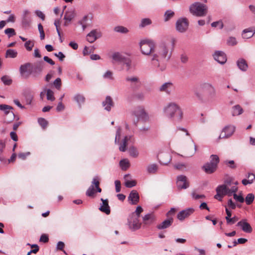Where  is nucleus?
<instances>
[{
    "mask_svg": "<svg viewBox=\"0 0 255 255\" xmlns=\"http://www.w3.org/2000/svg\"><path fill=\"white\" fill-rule=\"evenodd\" d=\"M231 188H229V196H231L233 193L235 194L238 190V187L233 185L231 186Z\"/></svg>",
    "mask_w": 255,
    "mask_h": 255,
    "instance_id": "nucleus-59",
    "label": "nucleus"
},
{
    "mask_svg": "<svg viewBox=\"0 0 255 255\" xmlns=\"http://www.w3.org/2000/svg\"><path fill=\"white\" fill-rule=\"evenodd\" d=\"M111 57L112 58L113 63H119L122 64L126 57L120 52H114L111 56Z\"/></svg>",
    "mask_w": 255,
    "mask_h": 255,
    "instance_id": "nucleus-25",
    "label": "nucleus"
},
{
    "mask_svg": "<svg viewBox=\"0 0 255 255\" xmlns=\"http://www.w3.org/2000/svg\"><path fill=\"white\" fill-rule=\"evenodd\" d=\"M189 22L187 18L185 17H181L176 22V30L180 33H185L189 27Z\"/></svg>",
    "mask_w": 255,
    "mask_h": 255,
    "instance_id": "nucleus-8",
    "label": "nucleus"
},
{
    "mask_svg": "<svg viewBox=\"0 0 255 255\" xmlns=\"http://www.w3.org/2000/svg\"><path fill=\"white\" fill-rule=\"evenodd\" d=\"M143 209L142 207L140 206H138L136 207V210L134 212L132 213V214H135L137 217H139L140 214L142 212Z\"/></svg>",
    "mask_w": 255,
    "mask_h": 255,
    "instance_id": "nucleus-58",
    "label": "nucleus"
},
{
    "mask_svg": "<svg viewBox=\"0 0 255 255\" xmlns=\"http://www.w3.org/2000/svg\"><path fill=\"white\" fill-rule=\"evenodd\" d=\"M100 182L98 177L93 178L92 184L86 191V195L88 197H94L96 191L101 192L102 189L99 187Z\"/></svg>",
    "mask_w": 255,
    "mask_h": 255,
    "instance_id": "nucleus-7",
    "label": "nucleus"
},
{
    "mask_svg": "<svg viewBox=\"0 0 255 255\" xmlns=\"http://www.w3.org/2000/svg\"><path fill=\"white\" fill-rule=\"evenodd\" d=\"M176 184L179 189H185L189 186L186 176L183 175H179L177 177Z\"/></svg>",
    "mask_w": 255,
    "mask_h": 255,
    "instance_id": "nucleus-16",
    "label": "nucleus"
},
{
    "mask_svg": "<svg viewBox=\"0 0 255 255\" xmlns=\"http://www.w3.org/2000/svg\"><path fill=\"white\" fill-rule=\"evenodd\" d=\"M17 55V52L14 49H9L6 51L5 58H14Z\"/></svg>",
    "mask_w": 255,
    "mask_h": 255,
    "instance_id": "nucleus-35",
    "label": "nucleus"
},
{
    "mask_svg": "<svg viewBox=\"0 0 255 255\" xmlns=\"http://www.w3.org/2000/svg\"><path fill=\"white\" fill-rule=\"evenodd\" d=\"M164 114L175 123H180L183 118V112L179 105L175 102H170L163 108Z\"/></svg>",
    "mask_w": 255,
    "mask_h": 255,
    "instance_id": "nucleus-3",
    "label": "nucleus"
},
{
    "mask_svg": "<svg viewBox=\"0 0 255 255\" xmlns=\"http://www.w3.org/2000/svg\"><path fill=\"white\" fill-rule=\"evenodd\" d=\"M235 127L234 126H228L225 127L222 130L219 138H227L233 135L235 131Z\"/></svg>",
    "mask_w": 255,
    "mask_h": 255,
    "instance_id": "nucleus-15",
    "label": "nucleus"
},
{
    "mask_svg": "<svg viewBox=\"0 0 255 255\" xmlns=\"http://www.w3.org/2000/svg\"><path fill=\"white\" fill-rule=\"evenodd\" d=\"M103 106L107 111H111L112 107L114 106V103L110 96L106 97L105 100L103 102Z\"/></svg>",
    "mask_w": 255,
    "mask_h": 255,
    "instance_id": "nucleus-28",
    "label": "nucleus"
},
{
    "mask_svg": "<svg viewBox=\"0 0 255 255\" xmlns=\"http://www.w3.org/2000/svg\"><path fill=\"white\" fill-rule=\"evenodd\" d=\"M133 114L138 120L142 122H146L149 121V115L142 106L136 107L133 111Z\"/></svg>",
    "mask_w": 255,
    "mask_h": 255,
    "instance_id": "nucleus-9",
    "label": "nucleus"
},
{
    "mask_svg": "<svg viewBox=\"0 0 255 255\" xmlns=\"http://www.w3.org/2000/svg\"><path fill=\"white\" fill-rule=\"evenodd\" d=\"M214 59L219 63L224 64L227 61V57L225 54L220 51H217L213 55Z\"/></svg>",
    "mask_w": 255,
    "mask_h": 255,
    "instance_id": "nucleus-19",
    "label": "nucleus"
},
{
    "mask_svg": "<svg viewBox=\"0 0 255 255\" xmlns=\"http://www.w3.org/2000/svg\"><path fill=\"white\" fill-rule=\"evenodd\" d=\"M13 108L9 105L1 104L0 105V110L3 111L6 116H9V119L6 118L7 123L12 122L15 118V115L11 110Z\"/></svg>",
    "mask_w": 255,
    "mask_h": 255,
    "instance_id": "nucleus-14",
    "label": "nucleus"
},
{
    "mask_svg": "<svg viewBox=\"0 0 255 255\" xmlns=\"http://www.w3.org/2000/svg\"><path fill=\"white\" fill-rule=\"evenodd\" d=\"M152 21L150 19L148 18H143L141 20L140 23L139 25V27L143 28L146 26L151 24Z\"/></svg>",
    "mask_w": 255,
    "mask_h": 255,
    "instance_id": "nucleus-40",
    "label": "nucleus"
},
{
    "mask_svg": "<svg viewBox=\"0 0 255 255\" xmlns=\"http://www.w3.org/2000/svg\"><path fill=\"white\" fill-rule=\"evenodd\" d=\"M64 246H65L64 243L60 241V242H58V243L57 244L56 248L57 250L63 251V252L65 254H66L65 251L63 250V248L64 247Z\"/></svg>",
    "mask_w": 255,
    "mask_h": 255,
    "instance_id": "nucleus-63",
    "label": "nucleus"
},
{
    "mask_svg": "<svg viewBox=\"0 0 255 255\" xmlns=\"http://www.w3.org/2000/svg\"><path fill=\"white\" fill-rule=\"evenodd\" d=\"M231 186V181H227L226 184L221 185L218 186L216 188L217 194L215 196V198L217 196L222 198L224 195H227L229 196V187Z\"/></svg>",
    "mask_w": 255,
    "mask_h": 255,
    "instance_id": "nucleus-11",
    "label": "nucleus"
},
{
    "mask_svg": "<svg viewBox=\"0 0 255 255\" xmlns=\"http://www.w3.org/2000/svg\"><path fill=\"white\" fill-rule=\"evenodd\" d=\"M141 53L146 56H150L154 53L156 43L151 39L145 38L140 41L139 43Z\"/></svg>",
    "mask_w": 255,
    "mask_h": 255,
    "instance_id": "nucleus-4",
    "label": "nucleus"
},
{
    "mask_svg": "<svg viewBox=\"0 0 255 255\" xmlns=\"http://www.w3.org/2000/svg\"><path fill=\"white\" fill-rule=\"evenodd\" d=\"M101 36V32L97 30L94 29L89 33L86 36L87 40L90 43H93L97 39Z\"/></svg>",
    "mask_w": 255,
    "mask_h": 255,
    "instance_id": "nucleus-17",
    "label": "nucleus"
},
{
    "mask_svg": "<svg viewBox=\"0 0 255 255\" xmlns=\"http://www.w3.org/2000/svg\"><path fill=\"white\" fill-rule=\"evenodd\" d=\"M239 220V218L236 217L234 216L233 218H230L227 221V223L228 224H233L237 221Z\"/></svg>",
    "mask_w": 255,
    "mask_h": 255,
    "instance_id": "nucleus-62",
    "label": "nucleus"
},
{
    "mask_svg": "<svg viewBox=\"0 0 255 255\" xmlns=\"http://www.w3.org/2000/svg\"><path fill=\"white\" fill-rule=\"evenodd\" d=\"M255 33V31H254L252 28L246 29L243 31L242 36L244 39H248L252 37Z\"/></svg>",
    "mask_w": 255,
    "mask_h": 255,
    "instance_id": "nucleus-33",
    "label": "nucleus"
},
{
    "mask_svg": "<svg viewBox=\"0 0 255 255\" xmlns=\"http://www.w3.org/2000/svg\"><path fill=\"white\" fill-rule=\"evenodd\" d=\"M189 9L193 15L200 17L205 16L208 12L207 6L199 2L193 3Z\"/></svg>",
    "mask_w": 255,
    "mask_h": 255,
    "instance_id": "nucleus-5",
    "label": "nucleus"
},
{
    "mask_svg": "<svg viewBox=\"0 0 255 255\" xmlns=\"http://www.w3.org/2000/svg\"><path fill=\"white\" fill-rule=\"evenodd\" d=\"M176 41V39L172 38L171 46L164 42L159 44L156 50L151 55V63L153 66L158 68L160 71L165 69V63L170 58Z\"/></svg>",
    "mask_w": 255,
    "mask_h": 255,
    "instance_id": "nucleus-1",
    "label": "nucleus"
},
{
    "mask_svg": "<svg viewBox=\"0 0 255 255\" xmlns=\"http://www.w3.org/2000/svg\"><path fill=\"white\" fill-rule=\"evenodd\" d=\"M219 162V158L218 155L212 154L210 156V161L205 163L202 167L204 171L207 174L214 173L217 169V165Z\"/></svg>",
    "mask_w": 255,
    "mask_h": 255,
    "instance_id": "nucleus-6",
    "label": "nucleus"
},
{
    "mask_svg": "<svg viewBox=\"0 0 255 255\" xmlns=\"http://www.w3.org/2000/svg\"><path fill=\"white\" fill-rule=\"evenodd\" d=\"M211 26L214 27H218L220 29H222L223 27V23L221 21H215L212 23Z\"/></svg>",
    "mask_w": 255,
    "mask_h": 255,
    "instance_id": "nucleus-55",
    "label": "nucleus"
},
{
    "mask_svg": "<svg viewBox=\"0 0 255 255\" xmlns=\"http://www.w3.org/2000/svg\"><path fill=\"white\" fill-rule=\"evenodd\" d=\"M201 92L196 91L195 95L198 100L202 102L212 101L216 96L215 87L209 83H203L200 86Z\"/></svg>",
    "mask_w": 255,
    "mask_h": 255,
    "instance_id": "nucleus-2",
    "label": "nucleus"
},
{
    "mask_svg": "<svg viewBox=\"0 0 255 255\" xmlns=\"http://www.w3.org/2000/svg\"><path fill=\"white\" fill-rule=\"evenodd\" d=\"M38 122L39 123V124L43 128H45L47 125H48V122L47 121L43 119V118H39L38 120Z\"/></svg>",
    "mask_w": 255,
    "mask_h": 255,
    "instance_id": "nucleus-51",
    "label": "nucleus"
},
{
    "mask_svg": "<svg viewBox=\"0 0 255 255\" xmlns=\"http://www.w3.org/2000/svg\"><path fill=\"white\" fill-rule=\"evenodd\" d=\"M243 109L239 105H236L232 108V115L233 116H237L243 113Z\"/></svg>",
    "mask_w": 255,
    "mask_h": 255,
    "instance_id": "nucleus-30",
    "label": "nucleus"
},
{
    "mask_svg": "<svg viewBox=\"0 0 255 255\" xmlns=\"http://www.w3.org/2000/svg\"><path fill=\"white\" fill-rule=\"evenodd\" d=\"M129 155L134 158H136L138 156V152L137 149L134 147H131L129 149Z\"/></svg>",
    "mask_w": 255,
    "mask_h": 255,
    "instance_id": "nucleus-45",
    "label": "nucleus"
},
{
    "mask_svg": "<svg viewBox=\"0 0 255 255\" xmlns=\"http://www.w3.org/2000/svg\"><path fill=\"white\" fill-rule=\"evenodd\" d=\"M30 66V63H27L21 65L20 66L19 72L22 76H23L24 78H27L28 77V75H26V73L27 72Z\"/></svg>",
    "mask_w": 255,
    "mask_h": 255,
    "instance_id": "nucleus-29",
    "label": "nucleus"
},
{
    "mask_svg": "<svg viewBox=\"0 0 255 255\" xmlns=\"http://www.w3.org/2000/svg\"><path fill=\"white\" fill-rule=\"evenodd\" d=\"M158 169V166L156 164H151L147 167V170L149 173H155Z\"/></svg>",
    "mask_w": 255,
    "mask_h": 255,
    "instance_id": "nucleus-39",
    "label": "nucleus"
},
{
    "mask_svg": "<svg viewBox=\"0 0 255 255\" xmlns=\"http://www.w3.org/2000/svg\"><path fill=\"white\" fill-rule=\"evenodd\" d=\"M104 79H113V72L111 71H107L103 76Z\"/></svg>",
    "mask_w": 255,
    "mask_h": 255,
    "instance_id": "nucleus-53",
    "label": "nucleus"
},
{
    "mask_svg": "<svg viewBox=\"0 0 255 255\" xmlns=\"http://www.w3.org/2000/svg\"><path fill=\"white\" fill-rule=\"evenodd\" d=\"M194 211V210L192 208L182 210L178 214L177 218L180 221L183 220L192 214Z\"/></svg>",
    "mask_w": 255,
    "mask_h": 255,
    "instance_id": "nucleus-21",
    "label": "nucleus"
},
{
    "mask_svg": "<svg viewBox=\"0 0 255 255\" xmlns=\"http://www.w3.org/2000/svg\"><path fill=\"white\" fill-rule=\"evenodd\" d=\"M24 46L27 50L31 51L34 46V43L30 40H28L25 43Z\"/></svg>",
    "mask_w": 255,
    "mask_h": 255,
    "instance_id": "nucleus-49",
    "label": "nucleus"
},
{
    "mask_svg": "<svg viewBox=\"0 0 255 255\" xmlns=\"http://www.w3.org/2000/svg\"><path fill=\"white\" fill-rule=\"evenodd\" d=\"M101 200L102 202V203L99 208V210L101 212L106 213L107 215L110 214L111 211L110 206H109L108 204V200L101 198Z\"/></svg>",
    "mask_w": 255,
    "mask_h": 255,
    "instance_id": "nucleus-23",
    "label": "nucleus"
},
{
    "mask_svg": "<svg viewBox=\"0 0 255 255\" xmlns=\"http://www.w3.org/2000/svg\"><path fill=\"white\" fill-rule=\"evenodd\" d=\"M4 33L8 35V37H10L16 34L14 29L11 28L6 29L4 30Z\"/></svg>",
    "mask_w": 255,
    "mask_h": 255,
    "instance_id": "nucleus-48",
    "label": "nucleus"
},
{
    "mask_svg": "<svg viewBox=\"0 0 255 255\" xmlns=\"http://www.w3.org/2000/svg\"><path fill=\"white\" fill-rule=\"evenodd\" d=\"M114 31L117 32H119V33H124V34L127 33L129 31L127 27L123 26H116L114 28Z\"/></svg>",
    "mask_w": 255,
    "mask_h": 255,
    "instance_id": "nucleus-38",
    "label": "nucleus"
},
{
    "mask_svg": "<svg viewBox=\"0 0 255 255\" xmlns=\"http://www.w3.org/2000/svg\"><path fill=\"white\" fill-rule=\"evenodd\" d=\"M173 87L172 83L169 82L163 84L159 88V90L161 92H165L167 94L171 93L172 89Z\"/></svg>",
    "mask_w": 255,
    "mask_h": 255,
    "instance_id": "nucleus-22",
    "label": "nucleus"
},
{
    "mask_svg": "<svg viewBox=\"0 0 255 255\" xmlns=\"http://www.w3.org/2000/svg\"><path fill=\"white\" fill-rule=\"evenodd\" d=\"M237 226L240 227L243 231L247 233H251L253 231L251 226L247 222L246 219L242 220L239 222Z\"/></svg>",
    "mask_w": 255,
    "mask_h": 255,
    "instance_id": "nucleus-18",
    "label": "nucleus"
},
{
    "mask_svg": "<svg viewBox=\"0 0 255 255\" xmlns=\"http://www.w3.org/2000/svg\"><path fill=\"white\" fill-rule=\"evenodd\" d=\"M255 199V196L252 193H250L247 195L246 197V202L247 205H250Z\"/></svg>",
    "mask_w": 255,
    "mask_h": 255,
    "instance_id": "nucleus-47",
    "label": "nucleus"
},
{
    "mask_svg": "<svg viewBox=\"0 0 255 255\" xmlns=\"http://www.w3.org/2000/svg\"><path fill=\"white\" fill-rule=\"evenodd\" d=\"M171 158L168 154H165L160 156L159 162L161 164L166 165L170 162Z\"/></svg>",
    "mask_w": 255,
    "mask_h": 255,
    "instance_id": "nucleus-34",
    "label": "nucleus"
},
{
    "mask_svg": "<svg viewBox=\"0 0 255 255\" xmlns=\"http://www.w3.org/2000/svg\"><path fill=\"white\" fill-rule=\"evenodd\" d=\"M120 165L123 170H126L130 165L129 160L128 159H123L120 162Z\"/></svg>",
    "mask_w": 255,
    "mask_h": 255,
    "instance_id": "nucleus-36",
    "label": "nucleus"
},
{
    "mask_svg": "<svg viewBox=\"0 0 255 255\" xmlns=\"http://www.w3.org/2000/svg\"><path fill=\"white\" fill-rule=\"evenodd\" d=\"M74 99L80 106L85 102V98L83 95L80 94L75 95Z\"/></svg>",
    "mask_w": 255,
    "mask_h": 255,
    "instance_id": "nucleus-41",
    "label": "nucleus"
},
{
    "mask_svg": "<svg viewBox=\"0 0 255 255\" xmlns=\"http://www.w3.org/2000/svg\"><path fill=\"white\" fill-rule=\"evenodd\" d=\"M178 129L183 131L185 133V135L187 137V138L192 143V147H194V149H192L191 151H189L187 149H185V157H191L193 156L196 151V146L194 143L193 140L189 133H188L187 130L184 128H178Z\"/></svg>",
    "mask_w": 255,
    "mask_h": 255,
    "instance_id": "nucleus-12",
    "label": "nucleus"
},
{
    "mask_svg": "<svg viewBox=\"0 0 255 255\" xmlns=\"http://www.w3.org/2000/svg\"><path fill=\"white\" fill-rule=\"evenodd\" d=\"M130 137L126 136L122 140L120 143V146L119 147V150L121 151L125 152L127 150V146L128 145V142L129 140Z\"/></svg>",
    "mask_w": 255,
    "mask_h": 255,
    "instance_id": "nucleus-32",
    "label": "nucleus"
},
{
    "mask_svg": "<svg viewBox=\"0 0 255 255\" xmlns=\"http://www.w3.org/2000/svg\"><path fill=\"white\" fill-rule=\"evenodd\" d=\"M43 68L40 66H36L33 68L31 73L33 74V77H36L41 73Z\"/></svg>",
    "mask_w": 255,
    "mask_h": 255,
    "instance_id": "nucleus-42",
    "label": "nucleus"
},
{
    "mask_svg": "<svg viewBox=\"0 0 255 255\" xmlns=\"http://www.w3.org/2000/svg\"><path fill=\"white\" fill-rule=\"evenodd\" d=\"M136 185V182L133 181H127L125 182V186L128 188H131Z\"/></svg>",
    "mask_w": 255,
    "mask_h": 255,
    "instance_id": "nucleus-60",
    "label": "nucleus"
},
{
    "mask_svg": "<svg viewBox=\"0 0 255 255\" xmlns=\"http://www.w3.org/2000/svg\"><path fill=\"white\" fill-rule=\"evenodd\" d=\"M174 15V12L171 10H167L164 15V21H167L170 19H171L172 17H173Z\"/></svg>",
    "mask_w": 255,
    "mask_h": 255,
    "instance_id": "nucleus-43",
    "label": "nucleus"
},
{
    "mask_svg": "<svg viewBox=\"0 0 255 255\" xmlns=\"http://www.w3.org/2000/svg\"><path fill=\"white\" fill-rule=\"evenodd\" d=\"M38 30L40 33V37L41 40L44 39L45 38V33L43 30V26L41 24L39 23L38 25Z\"/></svg>",
    "mask_w": 255,
    "mask_h": 255,
    "instance_id": "nucleus-50",
    "label": "nucleus"
},
{
    "mask_svg": "<svg viewBox=\"0 0 255 255\" xmlns=\"http://www.w3.org/2000/svg\"><path fill=\"white\" fill-rule=\"evenodd\" d=\"M234 198L237 201L243 203L244 201V198L242 195H238L236 193L234 194Z\"/></svg>",
    "mask_w": 255,
    "mask_h": 255,
    "instance_id": "nucleus-61",
    "label": "nucleus"
},
{
    "mask_svg": "<svg viewBox=\"0 0 255 255\" xmlns=\"http://www.w3.org/2000/svg\"><path fill=\"white\" fill-rule=\"evenodd\" d=\"M75 12L73 9H69L65 12L64 19L65 20L64 25L67 26L75 17Z\"/></svg>",
    "mask_w": 255,
    "mask_h": 255,
    "instance_id": "nucleus-20",
    "label": "nucleus"
},
{
    "mask_svg": "<svg viewBox=\"0 0 255 255\" xmlns=\"http://www.w3.org/2000/svg\"><path fill=\"white\" fill-rule=\"evenodd\" d=\"M122 64L125 65L127 68V70H128L130 69L131 66V61L129 58L125 57Z\"/></svg>",
    "mask_w": 255,
    "mask_h": 255,
    "instance_id": "nucleus-54",
    "label": "nucleus"
},
{
    "mask_svg": "<svg viewBox=\"0 0 255 255\" xmlns=\"http://www.w3.org/2000/svg\"><path fill=\"white\" fill-rule=\"evenodd\" d=\"M30 154V152H21V153H19L18 154V157L22 159V160H24L26 159V158L27 157V156H29V155Z\"/></svg>",
    "mask_w": 255,
    "mask_h": 255,
    "instance_id": "nucleus-57",
    "label": "nucleus"
},
{
    "mask_svg": "<svg viewBox=\"0 0 255 255\" xmlns=\"http://www.w3.org/2000/svg\"><path fill=\"white\" fill-rule=\"evenodd\" d=\"M250 177H252V179H248V180H247L246 179H244L242 180V184L244 185H247V184H252L254 180L255 179V175L253 173H249L248 174L247 177H248V178H250Z\"/></svg>",
    "mask_w": 255,
    "mask_h": 255,
    "instance_id": "nucleus-37",
    "label": "nucleus"
},
{
    "mask_svg": "<svg viewBox=\"0 0 255 255\" xmlns=\"http://www.w3.org/2000/svg\"><path fill=\"white\" fill-rule=\"evenodd\" d=\"M139 218L135 214H131L129 217L128 225L129 229L132 231H136L141 228L142 223L139 221Z\"/></svg>",
    "mask_w": 255,
    "mask_h": 255,
    "instance_id": "nucleus-10",
    "label": "nucleus"
},
{
    "mask_svg": "<svg viewBox=\"0 0 255 255\" xmlns=\"http://www.w3.org/2000/svg\"><path fill=\"white\" fill-rule=\"evenodd\" d=\"M47 99L49 101H53L55 100L54 92L50 89H46Z\"/></svg>",
    "mask_w": 255,
    "mask_h": 255,
    "instance_id": "nucleus-44",
    "label": "nucleus"
},
{
    "mask_svg": "<svg viewBox=\"0 0 255 255\" xmlns=\"http://www.w3.org/2000/svg\"><path fill=\"white\" fill-rule=\"evenodd\" d=\"M156 221V217L154 214L148 213L142 217V226L143 228L152 225Z\"/></svg>",
    "mask_w": 255,
    "mask_h": 255,
    "instance_id": "nucleus-13",
    "label": "nucleus"
},
{
    "mask_svg": "<svg viewBox=\"0 0 255 255\" xmlns=\"http://www.w3.org/2000/svg\"><path fill=\"white\" fill-rule=\"evenodd\" d=\"M174 167L175 169L181 170L183 168H185L186 166L184 163H179L175 164L174 165Z\"/></svg>",
    "mask_w": 255,
    "mask_h": 255,
    "instance_id": "nucleus-64",
    "label": "nucleus"
},
{
    "mask_svg": "<svg viewBox=\"0 0 255 255\" xmlns=\"http://www.w3.org/2000/svg\"><path fill=\"white\" fill-rule=\"evenodd\" d=\"M173 223V219L169 217L168 219L164 220L157 226V228L159 230H162L169 227Z\"/></svg>",
    "mask_w": 255,
    "mask_h": 255,
    "instance_id": "nucleus-27",
    "label": "nucleus"
},
{
    "mask_svg": "<svg viewBox=\"0 0 255 255\" xmlns=\"http://www.w3.org/2000/svg\"><path fill=\"white\" fill-rule=\"evenodd\" d=\"M139 197L138 193L135 190H132L130 193L128 200L132 205H135L139 202Z\"/></svg>",
    "mask_w": 255,
    "mask_h": 255,
    "instance_id": "nucleus-24",
    "label": "nucleus"
},
{
    "mask_svg": "<svg viewBox=\"0 0 255 255\" xmlns=\"http://www.w3.org/2000/svg\"><path fill=\"white\" fill-rule=\"evenodd\" d=\"M227 43L229 45H235L237 43V40L235 37H231L227 40Z\"/></svg>",
    "mask_w": 255,
    "mask_h": 255,
    "instance_id": "nucleus-56",
    "label": "nucleus"
},
{
    "mask_svg": "<svg viewBox=\"0 0 255 255\" xmlns=\"http://www.w3.org/2000/svg\"><path fill=\"white\" fill-rule=\"evenodd\" d=\"M238 68L243 71H246L248 69V65L244 59H240L237 62Z\"/></svg>",
    "mask_w": 255,
    "mask_h": 255,
    "instance_id": "nucleus-31",
    "label": "nucleus"
},
{
    "mask_svg": "<svg viewBox=\"0 0 255 255\" xmlns=\"http://www.w3.org/2000/svg\"><path fill=\"white\" fill-rule=\"evenodd\" d=\"M53 84L57 89L60 90L62 84L61 79L60 78L56 79L53 82Z\"/></svg>",
    "mask_w": 255,
    "mask_h": 255,
    "instance_id": "nucleus-52",
    "label": "nucleus"
},
{
    "mask_svg": "<svg viewBox=\"0 0 255 255\" xmlns=\"http://www.w3.org/2000/svg\"><path fill=\"white\" fill-rule=\"evenodd\" d=\"M126 82L129 83L132 87H135L140 85L139 78L136 76H128L126 78Z\"/></svg>",
    "mask_w": 255,
    "mask_h": 255,
    "instance_id": "nucleus-26",
    "label": "nucleus"
},
{
    "mask_svg": "<svg viewBox=\"0 0 255 255\" xmlns=\"http://www.w3.org/2000/svg\"><path fill=\"white\" fill-rule=\"evenodd\" d=\"M1 80L5 85H10L12 83V80L6 75L3 76L1 78Z\"/></svg>",
    "mask_w": 255,
    "mask_h": 255,
    "instance_id": "nucleus-46",
    "label": "nucleus"
}]
</instances>
